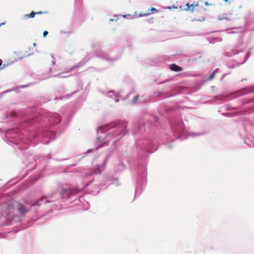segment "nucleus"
Wrapping results in <instances>:
<instances>
[{
  "mask_svg": "<svg viewBox=\"0 0 254 254\" xmlns=\"http://www.w3.org/2000/svg\"><path fill=\"white\" fill-rule=\"evenodd\" d=\"M101 171H102V170L101 169V166L99 165H98L96 166V168L94 171V173L95 174H101Z\"/></svg>",
  "mask_w": 254,
  "mask_h": 254,
  "instance_id": "nucleus-6",
  "label": "nucleus"
},
{
  "mask_svg": "<svg viewBox=\"0 0 254 254\" xmlns=\"http://www.w3.org/2000/svg\"><path fill=\"white\" fill-rule=\"evenodd\" d=\"M3 68V67H0V70H1Z\"/></svg>",
  "mask_w": 254,
  "mask_h": 254,
  "instance_id": "nucleus-17",
  "label": "nucleus"
},
{
  "mask_svg": "<svg viewBox=\"0 0 254 254\" xmlns=\"http://www.w3.org/2000/svg\"><path fill=\"white\" fill-rule=\"evenodd\" d=\"M29 209L22 204L16 201L12 200L2 207V214L9 217H12L16 215L17 212L24 215L27 213Z\"/></svg>",
  "mask_w": 254,
  "mask_h": 254,
  "instance_id": "nucleus-1",
  "label": "nucleus"
},
{
  "mask_svg": "<svg viewBox=\"0 0 254 254\" xmlns=\"http://www.w3.org/2000/svg\"><path fill=\"white\" fill-rule=\"evenodd\" d=\"M48 34V32L47 31H44L43 32V37H45L47 34Z\"/></svg>",
  "mask_w": 254,
  "mask_h": 254,
  "instance_id": "nucleus-11",
  "label": "nucleus"
},
{
  "mask_svg": "<svg viewBox=\"0 0 254 254\" xmlns=\"http://www.w3.org/2000/svg\"><path fill=\"white\" fill-rule=\"evenodd\" d=\"M197 6H198L197 4H191L190 5L189 3H188L186 4V7L184 9L186 11H190L191 12H194V8Z\"/></svg>",
  "mask_w": 254,
  "mask_h": 254,
  "instance_id": "nucleus-3",
  "label": "nucleus"
},
{
  "mask_svg": "<svg viewBox=\"0 0 254 254\" xmlns=\"http://www.w3.org/2000/svg\"><path fill=\"white\" fill-rule=\"evenodd\" d=\"M215 72L214 71L213 72H212V73L209 76V79L211 80L212 79H213L215 76Z\"/></svg>",
  "mask_w": 254,
  "mask_h": 254,
  "instance_id": "nucleus-9",
  "label": "nucleus"
},
{
  "mask_svg": "<svg viewBox=\"0 0 254 254\" xmlns=\"http://www.w3.org/2000/svg\"><path fill=\"white\" fill-rule=\"evenodd\" d=\"M170 68L175 71H180L182 70L181 67L176 65V64H172L170 65Z\"/></svg>",
  "mask_w": 254,
  "mask_h": 254,
  "instance_id": "nucleus-4",
  "label": "nucleus"
},
{
  "mask_svg": "<svg viewBox=\"0 0 254 254\" xmlns=\"http://www.w3.org/2000/svg\"><path fill=\"white\" fill-rule=\"evenodd\" d=\"M76 190H73L70 188H64L63 187H59L57 190L53 191L47 197L54 198L55 200H59L63 199L66 196H69L72 194L74 191ZM45 198H47V197L44 196L41 199L37 200L31 205V207H35L36 206H39L41 205L40 202Z\"/></svg>",
  "mask_w": 254,
  "mask_h": 254,
  "instance_id": "nucleus-2",
  "label": "nucleus"
},
{
  "mask_svg": "<svg viewBox=\"0 0 254 254\" xmlns=\"http://www.w3.org/2000/svg\"><path fill=\"white\" fill-rule=\"evenodd\" d=\"M93 174V173L92 172H90V173H86L85 175V177H88L91 175H92Z\"/></svg>",
  "mask_w": 254,
  "mask_h": 254,
  "instance_id": "nucleus-10",
  "label": "nucleus"
},
{
  "mask_svg": "<svg viewBox=\"0 0 254 254\" xmlns=\"http://www.w3.org/2000/svg\"><path fill=\"white\" fill-rule=\"evenodd\" d=\"M33 46H34V47H35V46H36V44L35 43H34L33 44Z\"/></svg>",
  "mask_w": 254,
  "mask_h": 254,
  "instance_id": "nucleus-14",
  "label": "nucleus"
},
{
  "mask_svg": "<svg viewBox=\"0 0 254 254\" xmlns=\"http://www.w3.org/2000/svg\"><path fill=\"white\" fill-rule=\"evenodd\" d=\"M36 15L35 12L32 11L30 14H26L25 15V19L29 18H33L35 15Z\"/></svg>",
  "mask_w": 254,
  "mask_h": 254,
  "instance_id": "nucleus-7",
  "label": "nucleus"
},
{
  "mask_svg": "<svg viewBox=\"0 0 254 254\" xmlns=\"http://www.w3.org/2000/svg\"><path fill=\"white\" fill-rule=\"evenodd\" d=\"M36 13V14H41L42 13H43V12H42V11H39L38 12H35Z\"/></svg>",
  "mask_w": 254,
  "mask_h": 254,
  "instance_id": "nucleus-12",
  "label": "nucleus"
},
{
  "mask_svg": "<svg viewBox=\"0 0 254 254\" xmlns=\"http://www.w3.org/2000/svg\"><path fill=\"white\" fill-rule=\"evenodd\" d=\"M5 24V22H4L0 23V27L1 26H2V25H4Z\"/></svg>",
  "mask_w": 254,
  "mask_h": 254,
  "instance_id": "nucleus-13",
  "label": "nucleus"
},
{
  "mask_svg": "<svg viewBox=\"0 0 254 254\" xmlns=\"http://www.w3.org/2000/svg\"><path fill=\"white\" fill-rule=\"evenodd\" d=\"M226 2H228L229 0H224Z\"/></svg>",
  "mask_w": 254,
  "mask_h": 254,
  "instance_id": "nucleus-16",
  "label": "nucleus"
},
{
  "mask_svg": "<svg viewBox=\"0 0 254 254\" xmlns=\"http://www.w3.org/2000/svg\"><path fill=\"white\" fill-rule=\"evenodd\" d=\"M110 21H114V19H111L110 20Z\"/></svg>",
  "mask_w": 254,
  "mask_h": 254,
  "instance_id": "nucleus-15",
  "label": "nucleus"
},
{
  "mask_svg": "<svg viewBox=\"0 0 254 254\" xmlns=\"http://www.w3.org/2000/svg\"><path fill=\"white\" fill-rule=\"evenodd\" d=\"M157 11H158V10L157 9H156L155 8H154V7H152L151 9L148 10V12L145 13H140V15L141 16H147L151 13H154V12H157Z\"/></svg>",
  "mask_w": 254,
  "mask_h": 254,
  "instance_id": "nucleus-5",
  "label": "nucleus"
},
{
  "mask_svg": "<svg viewBox=\"0 0 254 254\" xmlns=\"http://www.w3.org/2000/svg\"><path fill=\"white\" fill-rule=\"evenodd\" d=\"M138 98V95L135 96L134 97V98H133V100H132V103H136L137 102V101Z\"/></svg>",
  "mask_w": 254,
  "mask_h": 254,
  "instance_id": "nucleus-8",
  "label": "nucleus"
}]
</instances>
